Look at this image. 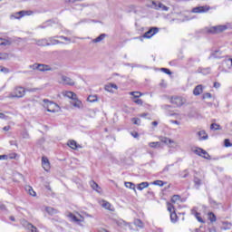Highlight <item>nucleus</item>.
I'll list each match as a JSON object with an SVG mask.
<instances>
[{"mask_svg": "<svg viewBox=\"0 0 232 232\" xmlns=\"http://www.w3.org/2000/svg\"><path fill=\"white\" fill-rule=\"evenodd\" d=\"M26 95V90L24 87L16 86L13 92L8 94V99H23Z\"/></svg>", "mask_w": 232, "mask_h": 232, "instance_id": "1", "label": "nucleus"}, {"mask_svg": "<svg viewBox=\"0 0 232 232\" xmlns=\"http://www.w3.org/2000/svg\"><path fill=\"white\" fill-rule=\"evenodd\" d=\"M57 82L63 86H75V81L63 73H58Z\"/></svg>", "mask_w": 232, "mask_h": 232, "instance_id": "2", "label": "nucleus"}, {"mask_svg": "<svg viewBox=\"0 0 232 232\" xmlns=\"http://www.w3.org/2000/svg\"><path fill=\"white\" fill-rule=\"evenodd\" d=\"M170 102L177 106V108H180V106H184V104H186V99L180 96H174L170 99Z\"/></svg>", "mask_w": 232, "mask_h": 232, "instance_id": "3", "label": "nucleus"}, {"mask_svg": "<svg viewBox=\"0 0 232 232\" xmlns=\"http://www.w3.org/2000/svg\"><path fill=\"white\" fill-rule=\"evenodd\" d=\"M150 8H153L154 10H162L163 12H168L169 10V7L164 5L162 3L157 4V2L152 1L150 2V5H149Z\"/></svg>", "mask_w": 232, "mask_h": 232, "instance_id": "4", "label": "nucleus"}, {"mask_svg": "<svg viewBox=\"0 0 232 232\" xmlns=\"http://www.w3.org/2000/svg\"><path fill=\"white\" fill-rule=\"evenodd\" d=\"M227 30V25H216L211 27L208 32L210 34H220L221 32H226Z\"/></svg>", "mask_w": 232, "mask_h": 232, "instance_id": "5", "label": "nucleus"}, {"mask_svg": "<svg viewBox=\"0 0 232 232\" xmlns=\"http://www.w3.org/2000/svg\"><path fill=\"white\" fill-rule=\"evenodd\" d=\"M155 34H159V27H151L149 31H147L144 34L143 37L145 39H151Z\"/></svg>", "mask_w": 232, "mask_h": 232, "instance_id": "6", "label": "nucleus"}, {"mask_svg": "<svg viewBox=\"0 0 232 232\" xmlns=\"http://www.w3.org/2000/svg\"><path fill=\"white\" fill-rule=\"evenodd\" d=\"M209 10L210 7L208 5L198 6L192 9V14H206V12H209Z\"/></svg>", "mask_w": 232, "mask_h": 232, "instance_id": "7", "label": "nucleus"}, {"mask_svg": "<svg viewBox=\"0 0 232 232\" xmlns=\"http://www.w3.org/2000/svg\"><path fill=\"white\" fill-rule=\"evenodd\" d=\"M71 104L74 107V108H78V110H82L84 108V105L82 104V102H81V100H79V98H77V96L75 97V99H73L71 102Z\"/></svg>", "mask_w": 232, "mask_h": 232, "instance_id": "8", "label": "nucleus"}, {"mask_svg": "<svg viewBox=\"0 0 232 232\" xmlns=\"http://www.w3.org/2000/svg\"><path fill=\"white\" fill-rule=\"evenodd\" d=\"M42 167L44 171H50V160L46 158V156L42 157Z\"/></svg>", "mask_w": 232, "mask_h": 232, "instance_id": "9", "label": "nucleus"}, {"mask_svg": "<svg viewBox=\"0 0 232 232\" xmlns=\"http://www.w3.org/2000/svg\"><path fill=\"white\" fill-rule=\"evenodd\" d=\"M67 146H69V148H71L72 150H79L82 148V146L78 144L77 141H75L74 140H68Z\"/></svg>", "mask_w": 232, "mask_h": 232, "instance_id": "10", "label": "nucleus"}, {"mask_svg": "<svg viewBox=\"0 0 232 232\" xmlns=\"http://www.w3.org/2000/svg\"><path fill=\"white\" fill-rule=\"evenodd\" d=\"M116 224L120 227H128L129 228L133 229V227L131 226V223H128V222L124 221L123 219L116 220Z\"/></svg>", "mask_w": 232, "mask_h": 232, "instance_id": "11", "label": "nucleus"}, {"mask_svg": "<svg viewBox=\"0 0 232 232\" xmlns=\"http://www.w3.org/2000/svg\"><path fill=\"white\" fill-rule=\"evenodd\" d=\"M44 102L45 104V108L47 111L51 113H55V110L50 109V106H55V103H53V102H50L48 99H44Z\"/></svg>", "mask_w": 232, "mask_h": 232, "instance_id": "12", "label": "nucleus"}, {"mask_svg": "<svg viewBox=\"0 0 232 232\" xmlns=\"http://www.w3.org/2000/svg\"><path fill=\"white\" fill-rule=\"evenodd\" d=\"M105 90L110 93H113V90H119V86H117L115 83H108L105 85Z\"/></svg>", "mask_w": 232, "mask_h": 232, "instance_id": "13", "label": "nucleus"}, {"mask_svg": "<svg viewBox=\"0 0 232 232\" xmlns=\"http://www.w3.org/2000/svg\"><path fill=\"white\" fill-rule=\"evenodd\" d=\"M79 217L80 218L72 213L68 215V218H71L72 222H84V218L81 215H79Z\"/></svg>", "mask_w": 232, "mask_h": 232, "instance_id": "14", "label": "nucleus"}, {"mask_svg": "<svg viewBox=\"0 0 232 232\" xmlns=\"http://www.w3.org/2000/svg\"><path fill=\"white\" fill-rule=\"evenodd\" d=\"M171 105H162L161 106V110H164L166 111V114L169 116V117H173V115H175V113H172L171 112Z\"/></svg>", "mask_w": 232, "mask_h": 232, "instance_id": "15", "label": "nucleus"}, {"mask_svg": "<svg viewBox=\"0 0 232 232\" xmlns=\"http://www.w3.org/2000/svg\"><path fill=\"white\" fill-rule=\"evenodd\" d=\"M159 140L160 142H163V144H175V141L168 137L160 136Z\"/></svg>", "mask_w": 232, "mask_h": 232, "instance_id": "16", "label": "nucleus"}, {"mask_svg": "<svg viewBox=\"0 0 232 232\" xmlns=\"http://www.w3.org/2000/svg\"><path fill=\"white\" fill-rule=\"evenodd\" d=\"M198 137H199V140H208V133H206V130H199L197 133Z\"/></svg>", "mask_w": 232, "mask_h": 232, "instance_id": "17", "label": "nucleus"}, {"mask_svg": "<svg viewBox=\"0 0 232 232\" xmlns=\"http://www.w3.org/2000/svg\"><path fill=\"white\" fill-rule=\"evenodd\" d=\"M45 211L46 213H48V215H50L51 217H53V215H57V213H59V210L52 208V207H46L45 208Z\"/></svg>", "mask_w": 232, "mask_h": 232, "instance_id": "18", "label": "nucleus"}, {"mask_svg": "<svg viewBox=\"0 0 232 232\" xmlns=\"http://www.w3.org/2000/svg\"><path fill=\"white\" fill-rule=\"evenodd\" d=\"M48 41H49L48 42L49 46L55 45V44H63V42L55 39V37H50Z\"/></svg>", "mask_w": 232, "mask_h": 232, "instance_id": "19", "label": "nucleus"}, {"mask_svg": "<svg viewBox=\"0 0 232 232\" xmlns=\"http://www.w3.org/2000/svg\"><path fill=\"white\" fill-rule=\"evenodd\" d=\"M90 186L92 189H94V191H97L99 193L101 187H99V184H97V182H95L94 180H91Z\"/></svg>", "mask_w": 232, "mask_h": 232, "instance_id": "20", "label": "nucleus"}, {"mask_svg": "<svg viewBox=\"0 0 232 232\" xmlns=\"http://www.w3.org/2000/svg\"><path fill=\"white\" fill-rule=\"evenodd\" d=\"M36 44L38 46H50V44H48L47 39L37 40Z\"/></svg>", "mask_w": 232, "mask_h": 232, "instance_id": "21", "label": "nucleus"}, {"mask_svg": "<svg viewBox=\"0 0 232 232\" xmlns=\"http://www.w3.org/2000/svg\"><path fill=\"white\" fill-rule=\"evenodd\" d=\"M170 221L172 224H177V222H179V216H177V212L170 213Z\"/></svg>", "mask_w": 232, "mask_h": 232, "instance_id": "22", "label": "nucleus"}, {"mask_svg": "<svg viewBox=\"0 0 232 232\" xmlns=\"http://www.w3.org/2000/svg\"><path fill=\"white\" fill-rule=\"evenodd\" d=\"M65 97H68V99H72V101H73V99H75L77 97V94H75L73 92H65L64 93Z\"/></svg>", "mask_w": 232, "mask_h": 232, "instance_id": "23", "label": "nucleus"}, {"mask_svg": "<svg viewBox=\"0 0 232 232\" xmlns=\"http://www.w3.org/2000/svg\"><path fill=\"white\" fill-rule=\"evenodd\" d=\"M38 70L39 72H48L50 70V66L46 65V64H38Z\"/></svg>", "mask_w": 232, "mask_h": 232, "instance_id": "24", "label": "nucleus"}, {"mask_svg": "<svg viewBox=\"0 0 232 232\" xmlns=\"http://www.w3.org/2000/svg\"><path fill=\"white\" fill-rule=\"evenodd\" d=\"M202 92H203L202 85H197L193 91V93L194 95H200Z\"/></svg>", "mask_w": 232, "mask_h": 232, "instance_id": "25", "label": "nucleus"}, {"mask_svg": "<svg viewBox=\"0 0 232 232\" xmlns=\"http://www.w3.org/2000/svg\"><path fill=\"white\" fill-rule=\"evenodd\" d=\"M106 38V34H100L97 38L92 40V43H101V41H104Z\"/></svg>", "mask_w": 232, "mask_h": 232, "instance_id": "26", "label": "nucleus"}, {"mask_svg": "<svg viewBox=\"0 0 232 232\" xmlns=\"http://www.w3.org/2000/svg\"><path fill=\"white\" fill-rule=\"evenodd\" d=\"M148 186H150V183H148V182H141V183H140L139 185H138V189L140 190V191H142V189H146V188H148Z\"/></svg>", "mask_w": 232, "mask_h": 232, "instance_id": "27", "label": "nucleus"}, {"mask_svg": "<svg viewBox=\"0 0 232 232\" xmlns=\"http://www.w3.org/2000/svg\"><path fill=\"white\" fill-rule=\"evenodd\" d=\"M194 184L196 186V188L198 189L200 188V186L202 185V179L195 177L194 178Z\"/></svg>", "mask_w": 232, "mask_h": 232, "instance_id": "28", "label": "nucleus"}, {"mask_svg": "<svg viewBox=\"0 0 232 232\" xmlns=\"http://www.w3.org/2000/svg\"><path fill=\"white\" fill-rule=\"evenodd\" d=\"M134 225H135L137 227H140V229H142V227H144V223H143L142 220H140V219H135V220H134Z\"/></svg>", "mask_w": 232, "mask_h": 232, "instance_id": "29", "label": "nucleus"}, {"mask_svg": "<svg viewBox=\"0 0 232 232\" xmlns=\"http://www.w3.org/2000/svg\"><path fill=\"white\" fill-rule=\"evenodd\" d=\"M203 152H204V149H201V148H196L195 150H193V153H195L196 155H198V157H202Z\"/></svg>", "mask_w": 232, "mask_h": 232, "instance_id": "30", "label": "nucleus"}, {"mask_svg": "<svg viewBox=\"0 0 232 232\" xmlns=\"http://www.w3.org/2000/svg\"><path fill=\"white\" fill-rule=\"evenodd\" d=\"M150 148H160V141H152L149 143Z\"/></svg>", "mask_w": 232, "mask_h": 232, "instance_id": "31", "label": "nucleus"}, {"mask_svg": "<svg viewBox=\"0 0 232 232\" xmlns=\"http://www.w3.org/2000/svg\"><path fill=\"white\" fill-rule=\"evenodd\" d=\"M231 223L229 222H223V227L221 229H224L225 231H227V229H231Z\"/></svg>", "mask_w": 232, "mask_h": 232, "instance_id": "32", "label": "nucleus"}, {"mask_svg": "<svg viewBox=\"0 0 232 232\" xmlns=\"http://www.w3.org/2000/svg\"><path fill=\"white\" fill-rule=\"evenodd\" d=\"M130 95H132L134 99H139V97L142 96V93L140 92H130Z\"/></svg>", "mask_w": 232, "mask_h": 232, "instance_id": "33", "label": "nucleus"}, {"mask_svg": "<svg viewBox=\"0 0 232 232\" xmlns=\"http://www.w3.org/2000/svg\"><path fill=\"white\" fill-rule=\"evenodd\" d=\"M167 209L170 214L175 213V207L171 203L167 204Z\"/></svg>", "mask_w": 232, "mask_h": 232, "instance_id": "34", "label": "nucleus"}, {"mask_svg": "<svg viewBox=\"0 0 232 232\" xmlns=\"http://www.w3.org/2000/svg\"><path fill=\"white\" fill-rule=\"evenodd\" d=\"M208 220H210V222H217V216H215L213 212H209Z\"/></svg>", "mask_w": 232, "mask_h": 232, "instance_id": "35", "label": "nucleus"}, {"mask_svg": "<svg viewBox=\"0 0 232 232\" xmlns=\"http://www.w3.org/2000/svg\"><path fill=\"white\" fill-rule=\"evenodd\" d=\"M102 206L105 209H109V210L111 209V204H110V202H108V201H102Z\"/></svg>", "mask_w": 232, "mask_h": 232, "instance_id": "36", "label": "nucleus"}, {"mask_svg": "<svg viewBox=\"0 0 232 232\" xmlns=\"http://www.w3.org/2000/svg\"><path fill=\"white\" fill-rule=\"evenodd\" d=\"M203 159H206L207 160H211V156L209 155V153H208V151L203 150V153L201 156Z\"/></svg>", "mask_w": 232, "mask_h": 232, "instance_id": "37", "label": "nucleus"}, {"mask_svg": "<svg viewBox=\"0 0 232 232\" xmlns=\"http://www.w3.org/2000/svg\"><path fill=\"white\" fill-rule=\"evenodd\" d=\"M210 130H214V131H217V130H221L220 125L218 123H212L210 125Z\"/></svg>", "mask_w": 232, "mask_h": 232, "instance_id": "38", "label": "nucleus"}, {"mask_svg": "<svg viewBox=\"0 0 232 232\" xmlns=\"http://www.w3.org/2000/svg\"><path fill=\"white\" fill-rule=\"evenodd\" d=\"M26 191H28V193H29V195H31V197H35V191H34V188H32V187H27Z\"/></svg>", "mask_w": 232, "mask_h": 232, "instance_id": "39", "label": "nucleus"}, {"mask_svg": "<svg viewBox=\"0 0 232 232\" xmlns=\"http://www.w3.org/2000/svg\"><path fill=\"white\" fill-rule=\"evenodd\" d=\"M125 186L129 188V189H133L135 191V184L131 182H125Z\"/></svg>", "mask_w": 232, "mask_h": 232, "instance_id": "40", "label": "nucleus"}, {"mask_svg": "<svg viewBox=\"0 0 232 232\" xmlns=\"http://www.w3.org/2000/svg\"><path fill=\"white\" fill-rule=\"evenodd\" d=\"M131 122H133V124H135L136 126H140V119L139 118H132Z\"/></svg>", "mask_w": 232, "mask_h": 232, "instance_id": "41", "label": "nucleus"}, {"mask_svg": "<svg viewBox=\"0 0 232 232\" xmlns=\"http://www.w3.org/2000/svg\"><path fill=\"white\" fill-rule=\"evenodd\" d=\"M154 186H160V188H162V186H164V181L162 180H155L152 183Z\"/></svg>", "mask_w": 232, "mask_h": 232, "instance_id": "42", "label": "nucleus"}, {"mask_svg": "<svg viewBox=\"0 0 232 232\" xmlns=\"http://www.w3.org/2000/svg\"><path fill=\"white\" fill-rule=\"evenodd\" d=\"M12 44V42L10 40H4V42L0 43V46H10Z\"/></svg>", "mask_w": 232, "mask_h": 232, "instance_id": "43", "label": "nucleus"}, {"mask_svg": "<svg viewBox=\"0 0 232 232\" xmlns=\"http://www.w3.org/2000/svg\"><path fill=\"white\" fill-rule=\"evenodd\" d=\"M8 57H9V55L6 53H0V61H6V59H8Z\"/></svg>", "mask_w": 232, "mask_h": 232, "instance_id": "44", "label": "nucleus"}, {"mask_svg": "<svg viewBox=\"0 0 232 232\" xmlns=\"http://www.w3.org/2000/svg\"><path fill=\"white\" fill-rule=\"evenodd\" d=\"M0 119L4 120V121H10V116H6V114L0 112Z\"/></svg>", "mask_w": 232, "mask_h": 232, "instance_id": "45", "label": "nucleus"}, {"mask_svg": "<svg viewBox=\"0 0 232 232\" xmlns=\"http://www.w3.org/2000/svg\"><path fill=\"white\" fill-rule=\"evenodd\" d=\"M87 101H88L89 102H95V101H97V96L90 95V96L87 98Z\"/></svg>", "mask_w": 232, "mask_h": 232, "instance_id": "46", "label": "nucleus"}, {"mask_svg": "<svg viewBox=\"0 0 232 232\" xmlns=\"http://www.w3.org/2000/svg\"><path fill=\"white\" fill-rule=\"evenodd\" d=\"M178 200H180V197H179V195H174V196H172V198H171V202H172L173 204H175V202H177Z\"/></svg>", "mask_w": 232, "mask_h": 232, "instance_id": "47", "label": "nucleus"}, {"mask_svg": "<svg viewBox=\"0 0 232 232\" xmlns=\"http://www.w3.org/2000/svg\"><path fill=\"white\" fill-rule=\"evenodd\" d=\"M195 217H196L197 220H198L199 222H201V224H204V219H202V218H200V213L196 212V213H195Z\"/></svg>", "mask_w": 232, "mask_h": 232, "instance_id": "48", "label": "nucleus"}, {"mask_svg": "<svg viewBox=\"0 0 232 232\" xmlns=\"http://www.w3.org/2000/svg\"><path fill=\"white\" fill-rule=\"evenodd\" d=\"M57 39H63V41H67L68 43H72V40L66 36H56Z\"/></svg>", "mask_w": 232, "mask_h": 232, "instance_id": "49", "label": "nucleus"}, {"mask_svg": "<svg viewBox=\"0 0 232 232\" xmlns=\"http://www.w3.org/2000/svg\"><path fill=\"white\" fill-rule=\"evenodd\" d=\"M231 146H232L231 141H229L228 139H226V140H225V147H226V148H231Z\"/></svg>", "mask_w": 232, "mask_h": 232, "instance_id": "50", "label": "nucleus"}, {"mask_svg": "<svg viewBox=\"0 0 232 232\" xmlns=\"http://www.w3.org/2000/svg\"><path fill=\"white\" fill-rule=\"evenodd\" d=\"M29 68L31 70H39V63H34L33 65H30Z\"/></svg>", "mask_w": 232, "mask_h": 232, "instance_id": "51", "label": "nucleus"}, {"mask_svg": "<svg viewBox=\"0 0 232 232\" xmlns=\"http://www.w3.org/2000/svg\"><path fill=\"white\" fill-rule=\"evenodd\" d=\"M79 1H82V0H63V2L68 5V4H73V3H77Z\"/></svg>", "mask_w": 232, "mask_h": 232, "instance_id": "52", "label": "nucleus"}, {"mask_svg": "<svg viewBox=\"0 0 232 232\" xmlns=\"http://www.w3.org/2000/svg\"><path fill=\"white\" fill-rule=\"evenodd\" d=\"M161 72H164V73H167V75H171V71L167 68H161Z\"/></svg>", "mask_w": 232, "mask_h": 232, "instance_id": "53", "label": "nucleus"}, {"mask_svg": "<svg viewBox=\"0 0 232 232\" xmlns=\"http://www.w3.org/2000/svg\"><path fill=\"white\" fill-rule=\"evenodd\" d=\"M135 104H138L139 106H142L143 102L140 99L134 100Z\"/></svg>", "mask_w": 232, "mask_h": 232, "instance_id": "54", "label": "nucleus"}, {"mask_svg": "<svg viewBox=\"0 0 232 232\" xmlns=\"http://www.w3.org/2000/svg\"><path fill=\"white\" fill-rule=\"evenodd\" d=\"M203 99H211V93L206 92L205 94H203Z\"/></svg>", "mask_w": 232, "mask_h": 232, "instance_id": "55", "label": "nucleus"}, {"mask_svg": "<svg viewBox=\"0 0 232 232\" xmlns=\"http://www.w3.org/2000/svg\"><path fill=\"white\" fill-rule=\"evenodd\" d=\"M8 155H0V160H7Z\"/></svg>", "mask_w": 232, "mask_h": 232, "instance_id": "56", "label": "nucleus"}, {"mask_svg": "<svg viewBox=\"0 0 232 232\" xmlns=\"http://www.w3.org/2000/svg\"><path fill=\"white\" fill-rule=\"evenodd\" d=\"M0 72H5V73H8L9 70H8V68L2 67L1 70H0Z\"/></svg>", "mask_w": 232, "mask_h": 232, "instance_id": "57", "label": "nucleus"}, {"mask_svg": "<svg viewBox=\"0 0 232 232\" xmlns=\"http://www.w3.org/2000/svg\"><path fill=\"white\" fill-rule=\"evenodd\" d=\"M30 226H31L32 232H37V227H35L34 225H30Z\"/></svg>", "mask_w": 232, "mask_h": 232, "instance_id": "58", "label": "nucleus"}, {"mask_svg": "<svg viewBox=\"0 0 232 232\" xmlns=\"http://www.w3.org/2000/svg\"><path fill=\"white\" fill-rule=\"evenodd\" d=\"M132 137H134V139H138L139 137V132H131Z\"/></svg>", "mask_w": 232, "mask_h": 232, "instance_id": "59", "label": "nucleus"}, {"mask_svg": "<svg viewBox=\"0 0 232 232\" xmlns=\"http://www.w3.org/2000/svg\"><path fill=\"white\" fill-rule=\"evenodd\" d=\"M220 87V82H214V88H219Z\"/></svg>", "mask_w": 232, "mask_h": 232, "instance_id": "60", "label": "nucleus"}, {"mask_svg": "<svg viewBox=\"0 0 232 232\" xmlns=\"http://www.w3.org/2000/svg\"><path fill=\"white\" fill-rule=\"evenodd\" d=\"M3 130L4 131H10V126H5Z\"/></svg>", "mask_w": 232, "mask_h": 232, "instance_id": "61", "label": "nucleus"}, {"mask_svg": "<svg viewBox=\"0 0 232 232\" xmlns=\"http://www.w3.org/2000/svg\"><path fill=\"white\" fill-rule=\"evenodd\" d=\"M0 209H1L2 211H5V210L6 209V206H5V205H0Z\"/></svg>", "mask_w": 232, "mask_h": 232, "instance_id": "62", "label": "nucleus"}, {"mask_svg": "<svg viewBox=\"0 0 232 232\" xmlns=\"http://www.w3.org/2000/svg\"><path fill=\"white\" fill-rule=\"evenodd\" d=\"M18 14H19V15H21V17H23V16H24L25 13H24V11H20Z\"/></svg>", "mask_w": 232, "mask_h": 232, "instance_id": "63", "label": "nucleus"}, {"mask_svg": "<svg viewBox=\"0 0 232 232\" xmlns=\"http://www.w3.org/2000/svg\"><path fill=\"white\" fill-rule=\"evenodd\" d=\"M140 117H148V113H141L140 114Z\"/></svg>", "mask_w": 232, "mask_h": 232, "instance_id": "64", "label": "nucleus"}]
</instances>
